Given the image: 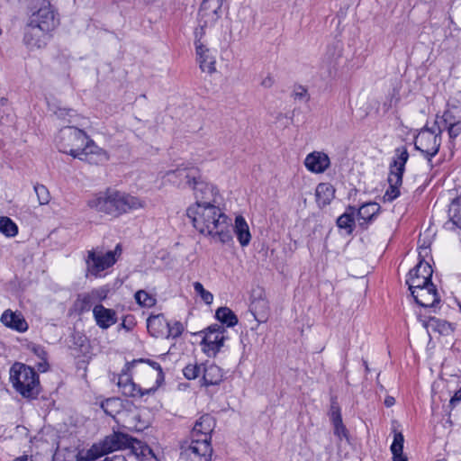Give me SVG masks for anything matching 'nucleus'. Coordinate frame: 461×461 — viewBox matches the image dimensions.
Returning <instances> with one entry per match:
<instances>
[{
	"mask_svg": "<svg viewBox=\"0 0 461 461\" xmlns=\"http://www.w3.org/2000/svg\"><path fill=\"white\" fill-rule=\"evenodd\" d=\"M37 368L40 372H46L49 369V363L47 361V357L44 358H40V362L37 364Z\"/></svg>",
	"mask_w": 461,
	"mask_h": 461,
	"instance_id": "51",
	"label": "nucleus"
},
{
	"mask_svg": "<svg viewBox=\"0 0 461 461\" xmlns=\"http://www.w3.org/2000/svg\"><path fill=\"white\" fill-rule=\"evenodd\" d=\"M381 210L379 203L368 202L363 203L356 212V217L358 224L362 228H366L368 224L374 221Z\"/></svg>",
	"mask_w": 461,
	"mask_h": 461,
	"instance_id": "22",
	"label": "nucleus"
},
{
	"mask_svg": "<svg viewBox=\"0 0 461 461\" xmlns=\"http://www.w3.org/2000/svg\"><path fill=\"white\" fill-rule=\"evenodd\" d=\"M387 181L389 186L383 196V200L384 202L391 203L400 196L399 188L402 184V176L389 173Z\"/></svg>",
	"mask_w": 461,
	"mask_h": 461,
	"instance_id": "31",
	"label": "nucleus"
},
{
	"mask_svg": "<svg viewBox=\"0 0 461 461\" xmlns=\"http://www.w3.org/2000/svg\"><path fill=\"white\" fill-rule=\"evenodd\" d=\"M164 382L161 366L142 358L127 362L119 375L117 385L123 395L141 398L154 393Z\"/></svg>",
	"mask_w": 461,
	"mask_h": 461,
	"instance_id": "1",
	"label": "nucleus"
},
{
	"mask_svg": "<svg viewBox=\"0 0 461 461\" xmlns=\"http://www.w3.org/2000/svg\"><path fill=\"white\" fill-rule=\"evenodd\" d=\"M330 418L331 420H337L339 419H341L340 410L339 407L337 405L336 402H332L330 406Z\"/></svg>",
	"mask_w": 461,
	"mask_h": 461,
	"instance_id": "50",
	"label": "nucleus"
},
{
	"mask_svg": "<svg viewBox=\"0 0 461 461\" xmlns=\"http://www.w3.org/2000/svg\"><path fill=\"white\" fill-rule=\"evenodd\" d=\"M260 303H263L264 305L266 304V303H265V302L253 303H252V308H253L255 311H257L258 306V304H260Z\"/></svg>",
	"mask_w": 461,
	"mask_h": 461,
	"instance_id": "56",
	"label": "nucleus"
},
{
	"mask_svg": "<svg viewBox=\"0 0 461 461\" xmlns=\"http://www.w3.org/2000/svg\"><path fill=\"white\" fill-rule=\"evenodd\" d=\"M395 403V400L393 397L392 396H387L385 399H384V405L386 407H392L393 404Z\"/></svg>",
	"mask_w": 461,
	"mask_h": 461,
	"instance_id": "54",
	"label": "nucleus"
},
{
	"mask_svg": "<svg viewBox=\"0 0 461 461\" xmlns=\"http://www.w3.org/2000/svg\"><path fill=\"white\" fill-rule=\"evenodd\" d=\"M108 289L99 287L93 289L88 293L81 294L77 296L75 305L79 312H89L92 306L97 303H101L107 298Z\"/></svg>",
	"mask_w": 461,
	"mask_h": 461,
	"instance_id": "17",
	"label": "nucleus"
},
{
	"mask_svg": "<svg viewBox=\"0 0 461 461\" xmlns=\"http://www.w3.org/2000/svg\"><path fill=\"white\" fill-rule=\"evenodd\" d=\"M211 439L192 438L181 447V455L190 461H210L212 456Z\"/></svg>",
	"mask_w": 461,
	"mask_h": 461,
	"instance_id": "12",
	"label": "nucleus"
},
{
	"mask_svg": "<svg viewBox=\"0 0 461 461\" xmlns=\"http://www.w3.org/2000/svg\"><path fill=\"white\" fill-rule=\"evenodd\" d=\"M93 316L96 325L102 330H107L118 321L116 312L113 309L105 308L101 303L94 306Z\"/></svg>",
	"mask_w": 461,
	"mask_h": 461,
	"instance_id": "19",
	"label": "nucleus"
},
{
	"mask_svg": "<svg viewBox=\"0 0 461 461\" xmlns=\"http://www.w3.org/2000/svg\"><path fill=\"white\" fill-rule=\"evenodd\" d=\"M448 215L452 223L461 229V196L452 201Z\"/></svg>",
	"mask_w": 461,
	"mask_h": 461,
	"instance_id": "38",
	"label": "nucleus"
},
{
	"mask_svg": "<svg viewBox=\"0 0 461 461\" xmlns=\"http://www.w3.org/2000/svg\"><path fill=\"white\" fill-rule=\"evenodd\" d=\"M184 331V327L181 322L176 321L172 325L168 323V332L167 335L165 336V338H177L179 337Z\"/></svg>",
	"mask_w": 461,
	"mask_h": 461,
	"instance_id": "46",
	"label": "nucleus"
},
{
	"mask_svg": "<svg viewBox=\"0 0 461 461\" xmlns=\"http://www.w3.org/2000/svg\"><path fill=\"white\" fill-rule=\"evenodd\" d=\"M357 209L354 206H348L345 212L337 219V226L346 230L347 234H351L355 227V217Z\"/></svg>",
	"mask_w": 461,
	"mask_h": 461,
	"instance_id": "32",
	"label": "nucleus"
},
{
	"mask_svg": "<svg viewBox=\"0 0 461 461\" xmlns=\"http://www.w3.org/2000/svg\"><path fill=\"white\" fill-rule=\"evenodd\" d=\"M216 319L227 327H233L238 323L235 313L228 307H221L215 312Z\"/></svg>",
	"mask_w": 461,
	"mask_h": 461,
	"instance_id": "35",
	"label": "nucleus"
},
{
	"mask_svg": "<svg viewBox=\"0 0 461 461\" xmlns=\"http://www.w3.org/2000/svg\"><path fill=\"white\" fill-rule=\"evenodd\" d=\"M432 274L433 269L431 266L428 262L420 260L415 267L410 270L406 284L409 288H416L420 285L433 284L431 282Z\"/></svg>",
	"mask_w": 461,
	"mask_h": 461,
	"instance_id": "15",
	"label": "nucleus"
},
{
	"mask_svg": "<svg viewBox=\"0 0 461 461\" xmlns=\"http://www.w3.org/2000/svg\"><path fill=\"white\" fill-rule=\"evenodd\" d=\"M34 191L41 205H45L50 203V194L45 185L37 184L34 185Z\"/></svg>",
	"mask_w": 461,
	"mask_h": 461,
	"instance_id": "44",
	"label": "nucleus"
},
{
	"mask_svg": "<svg viewBox=\"0 0 461 461\" xmlns=\"http://www.w3.org/2000/svg\"><path fill=\"white\" fill-rule=\"evenodd\" d=\"M0 232L6 237H14L18 233V227L9 217H0Z\"/></svg>",
	"mask_w": 461,
	"mask_h": 461,
	"instance_id": "39",
	"label": "nucleus"
},
{
	"mask_svg": "<svg viewBox=\"0 0 461 461\" xmlns=\"http://www.w3.org/2000/svg\"><path fill=\"white\" fill-rule=\"evenodd\" d=\"M409 159L407 148L401 146L395 149L393 162L390 164V174L403 176L405 165Z\"/></svg>",
	"mask_w": 461,
	"mask_h": 461,
	"instance_id": "27",
	"label": "nucleus"
},
{
	"mask_svg": "<svg viewBox=\"0 0 461 461\" xmlns=\"http://www.w3.org/2000/svg\"><path fill=\"white\" fill-rule=\"evenodd\" d=\"M187 179L188 186L194 190L195 203L193 205L206 206L207 203H217L218 190L216 187L202 179L195 173L179 171Z\"/></svg>",
	"mask_w": 461,
	"mask_h": 461,
	"instance_id": "7",
	"label": "nucleus"
},
{
	"mask_svg": "<svg viewBox=\"0 0 461 461\" xmlns=\"http://www.w3.org/2000/svg\"><path fill=\"white\" fill-rule=\"evenodd\" d=\"M10 381L14 388L24 398L35 399L40 393L39 375L29 366L14 363L10 369Z\"/></svg>",
	"mask_w": 461,
	"mask_h": 461,
	"instance_id": "4",
	"label": "nucleus"
},
{
	"mask_svg": "<svg viewBox=\"0 0 461 461\" xmlns=\"http://www.w3.org/2000/svg\"><path fill=\"white\" fill-rule=\"evenodd\" d=\"M203 364L198 365L197 363L188 364L183 369L185 377L188 380L195 379L199 377L203 373Z\"/></svg>",
	"mask_w": 461,
	"mask_h": 461,
	"instance_id": "43",
	"label": "nucleus"
},
{
	"mask_svg": "<svg viewBox=\"0 0 461 461\" xmlns=\"http://www.w3.org/2000/svg\"><path fill=\"white\" fill-rule=\"evenodd\" d=\"M428 328H432L441 334H447L451 330L450 323L438 318H429L427 322Z\"/></svg>",
	"mask_w": 461,
	"mask_h": 461,
	"instance_id": "42",
	"label": "nucleus"
},
{
	"mask_svg": "<svg viewBox=\"0 0 461 461\" xmlns=\"http://www.w3.org/2000/svg\"><path fill=\"white\" fill-rule=\"evenodd\" d=\"M415 302L422 307H433L440 302L438 290L434 284L409 288Z\"/></svg>",
	"mask_w": 461,
	"mask_h": 461,
	"instance_id": "16",
	"label": "nucleus"
},
{
	"mask_svg": "<svg viewBox=\"0 0 461 461\" xmlns=\"http://www.w3.org/2000/svg\"><path fill=\"white\" fill-rule=\"evenodd\" d=\"M34 6L30 18L29 23L32 25V33L35 34L40 30L51 32L59 25V19L56 17L54 11L48 0H33Z\"/></svg>",
	"mask_w": 461,
	"mask_h": 461,
	"instance_id": "6",
	"label": "nucleus"
},
{
	"mask_svg": "<svg viewBox=\"0 0 461 461\" xmlns=\"http://www.w3.org/2000/svg\"><path fill=\"white\" fill-rule=\"evenodd\" d=\"M293 96L295 100H308L307 89L303 86H297L294 88Z\"/></svg>",
	"mask_w": 461,
	"mask_h": 461,
	"instance_id": "47",
	"label": "nucleus"
},
{
	"mask_svg": "<svg viewBox=\"0 0 461 461\" xmlns=\"http://www.w3.org/2000/svg\"><path fill=\"white\" fill-rule=\"evenodd\" d=\"M58 119L62 121L64 123H74L80 124L79 120L80 116L77 113L75 110L67 109V108H58L55 112Z\"/></svg>",
	"mask_w": 461,
	"mask_h": 461,
	"instance_id": "37",
	"label": "nucleus"
},
{
	"mask_svg": "<svg viewBox=\"0 0 461 461\" xmlns=\"http://www.w3.org/2000/svg\"><path fill=\"white\" fill-rule=\"evenodd\" d=\"M194 292L201 297V299L206 303L211 304L213 301V295L211 292L204 289L203 285L200 282L194 283Z\"/></svg>",
	"mask_w": 461,
	"mask_h": 461,
	"instance_id": "45",
	"label": "nucleus"
},
{
	"mask_svg": "<svg viewBox=\"0 0 461 461\" xmlns=\"http://www.w3.org/2000/svg\"><path fill=\"white\" fill-rule=\"evenodd\" d=\"M330 160L329 156L321 151H313L304 159L305 167L312 173L321 174L329 168Z\"/></svg>",
	"mask_w": 461,
	"mask_h": 461,
	"instance_id": "20",
	"label": "nucleus"
},
{
	"mask_svg": "<svg viewBox=\"0 0 461 461\" xmlns=\"http://www.w3.org/2000/svg\"><path fill=\"white\" fill-rule=\"evenodd\" d=\"M441 145V131L435 125L425 126L415 137L414 146L429 161L436 156Z\"/></svg>",
	"mask_w": 461,
	"mask_h": 461,
	"instance_id": "8",
	"label": "nucleus"
},
{
	"mask_svg": "<svg viewBox=\"0 0 461 461\" xmlns=\"http://www.w3.org/2000/svg\"><path fill=\"white\" fill-rule=\"evenodd\" d=\"M233 230L240 244L242 247L248 246L251 240V234L249 225L243 216H236Z\"/></svg>",
	"mask_w": 461,
	"mask_h": 461,
	"instance_id": "29",
	"label": "nucleus"
},
{
	"mask_svg": "<svg viewBox=\"0 0 461 461\" xmlns=\"http://www.w3.org/2000/svg\"><path fill=\"white\" fill-rule=\"evenodd\" d=\"M214 427L213 418L209 414L203 415L194 425L191 437L192 438L211 439V433Z\"/></svg>",
	"mask_w": 461,
	"mask_h": 461,
	"instance_id": "24",
	"label": "nucleus"
},
{
	"mask_svg": "<svg viewBox=\"0 0 461 461\" xmlns=\"http://www.w3.org/2000/svg\"><path fill=\"white\" fill-rule=\"evenodd\" d=\"M147 329L154 338H165L168 332V322L163 314L150 315L147 320Z\"/></svg>",
	"mask_w": 461,
	"mask_h": 461,
	"instance_id": "26",
	"label": "nucleus"
},
{
	"mask_svg": "<svg viewBox=\"0 0 461 461\" xmlns=\"http://www.w3.org/2000/svg\"><path fill=\"white\" fill-rule=\"evenodd\" d=\"M221 369L214 364H203L202 381L204 386L219 384L222 380Z\"/></svg>",
	"mask_w": 461,
	"mask_h": 461,
	"instance_id": "28",
	"label": "nucleus"
},
{
	"mask_svg": "<svg viewBox=\"0 0 461 461\" xmlns=\"http://www.w3.org/2000/svg\"><path fill=\"white\" fill-rule=\"evenodd\" d=\"M261 85L266 87V88H269L271 87L273 85H274V79L272 77L270 76H267L266 77L262 82H261Z\"/></svg>",
	"mask_w": 461,
	"mask_h": 461,
	"instance_id": "52",
	"label": "nucleus"
},
{
	"mask_svg": "<svg viewBox=\"0 0 461 461\" xmlns=\"http://www.w3.org/2000/svg\"><path fill=\"white\" fill-rule=\"evenodd\" d=\"M461 402V388L455 393L453 397L450 399V404L455 405L456 402Z\"/></svg>",
	"mask_w": 461,
	"mask_h": 461,
	"instance_id": "53",
	"label": "nucleus"
},
{
	"mask_svg": "<svg viewBox=\"0 0 461 461\" xmlns=\"http://www.w3.org/2000/svg\"><path fill=\"white\" fill-rule=\"evenodd\" d=\"M334 426V433L339 436H346L347 429L342 422V418L332 421Z\"/></svg>",
	"mask_w": 461,
	"mask_h": 461,
	"instance_id": "48",
	"label": "nucleus"
},
{
	"mask_svg": "<svg viewBox=\"0 0 461 461\" xmlns=\"http://www.w3.org/2000/svg\"><path fill=\"white\" fill-rule=\"evenodd\" d=\"M87 205L98 213L117 218L131 211L143 208L145 202L125 192L108 188L90 198L87 201Z\"/></svg>",
	"mask_w": 461,
	"mask_h": 461,
	"instance_id": "3",
	"label": "nucleus"
},
{
	"mask_svg": "<svg viewBox=\"0 0 461 461\" xmlns=\"http://www.w3.org/2000/svg\"><path fill=\"white\" fill-rule=\"evenodd\" d=\"M0 321L5 327L20 333H23L29 329V324L23 314L10 309L2 313Z\"/></svg>",
	"mask_w": 461,
	"mask_h": 461,
	"instance_id": "21",
	"label": "nucleus"
},
{
	"mask_svg": "<svg viewBox=\"0 0 461 461\" xmlns=\"http://www.w3.org/2000/svg\"><path fill=\"white\" fill-rule=\"evenodd\" d=\"M101 407L107 415L114 417L122 410V402L120 398H109L101 403Z\"/></svg>",
	"mask_w": 461,
	"mask_h": 461,
	"instance_id": "36",
	"label": "nucleus"
},
{
	"mask_svg": "<svg viewBox=\"0 0 461 461\" xmlns=\"http://www.w3.org/2000/svg\"><path fill=\"white\" fill-rule=\"evenodd\" d=\"M186 215L199 233L211 237L221 244L232 240L231 220L217 204L190 205L186 210Z\"/></svg>",
	"mask_w": 461,
	"mask_h": 461,
	"instance_id": "2",
	"label": "nucleus"
},
{
	"mask_svg": "<svg viewBox=\"0 0 461 461\" xmlns=\"http://www.w3.org/2000/svg\"><path fill=\"white\" fill-rule=\"evenodd\" d=\"M197 60L203 72L212 74L216 71L215 56L207 49L200 40L195 41Z\"/></svg>",
	"mask_w": 461,
	"mask_h": 461,
	"instance_id": "23",
	"label": "nucleus"
},
{
	"mask_svg": "<svg viewBox=\"0 0 461 461\" xmlns=\"http://www.w3.org/2000/svg\"><path fill=\"white\" fill-rule=\"evenodd\" d=\"M32 352L40 359L47 357V352L41 345L32 344L29 347Z\"/></svg>",
	"mask_w": 461,
	"mask_h": 461,
	"instance_id": "49",
	"label": "nucleus"
},
{
	"mask_svg": "<svg viewBox=\"0 0 461 461\" xmlns=\"http://www.w3.org/2000/svg\"><path fill=\"white\" fill-rule=\"evenodd\" d=\"M78 158L89 164L99 165L108 161L109 156L104 149L95 145V142L89 139L82 150V158Z\"/></svg>",
	"mask_w": 461,
	"mask_h": 461,
	"instance_id": "18",
	"label": "nucleus"
},
{
	"mask_svg": "<svg viewBox=\"0 0 461 461\" xmlns=\"http://www.w3.org/2000/svg\"><path fill=\"white\" fill-rule=\"evenodd\" d=\"M2 34V29L0 28V35Z\"/></svg>",
	"mask_w": 461,
	"mask_h": 461,
	"instance_id": "58",
	"label": "nucleus"
},
{
	"mask_svg": "<svg viewBox=\"0 0 461 461\" xmlns=\"http://www.w3.org/2000/svg\"><path fill=\"white\" fill-rule=\"evenodd\" d=\"M201 332L204 333L202 340L203 350L208 356H215L223 347L227 339L225 328L220 324H212Z\"/></svg>",
	"mask_w": 461,
	"mask_h": 461,
	"instance_id": "13",
	"label": "nucleus"
},
{
	"mask_svg": "<svg viewBox=\"0 0 461 461\" xmlns=\"http://www.w3.org/2000/svg\"><path fill=\"white\" fill-rule=\"evenodd\" d=\"M122 252L121 246L118 244L114 250L106 253H97L94 250L88 252L86 258L87 271L97 277L101 272L113 266L117 260V255Z\"/></svg>",
	"mask_w": 461,
	"mask_h": 461,
	"instance_id": "10",
	"label": "nucleus"
},
{
	"mask_svg": "<svg viewBox=\"0 0 461 461\" xmlns=\"http://www.w3.org/2000/svg\"><path fill=\"white\" fill-rule=\"evenodd\" d=\"M223 0H203L199 10L201 31L212 26L221 15Z\"/></svg>",
	"mask_w": 461,
	"mask_h": 461,
	"instance_id": "14",
	"label": "nucleus"
},
{
	"mask_svg": "<svg viewBox=\"0 0 461 461\" xmlns=\"http://www.w3.org/2000/svg\"><path fill=\"white\" fill-rule=\"evenodd\" d=\"M89 137L76 126H65L58 133L55 141L60 152L73 158H82V150Z\"/></svg>",
	"mask_w": 461,
	"mask_h": 461,
	"instance_id": "5",
	"label": "nucleus"
},
{
	"mask_svg": "<svg viewBox=\"0 0 461 461\" xmlns=\"http://www.w3.org/2000/svg\"><path fill=\"white\" fill-rule=\"evenodd\" d=\"M134 298L136 303L142 307L150 308L156 304V298L144 290L136 292Z\"/></svg>",
	"mask_w": 461,
	"mask_h": 461,
	"instance_id": "41",
	"label": "nucleus"
},
{
	"mask_svg": "<svg viewBox=\"0 0 461 461\" xmlns=\"http://www.w3.org/2000/svg\"><path fill=\"white\" fill-rule=\"evenodd\" d=\"M122 326L123 328H126V324H125L124 322H122Z\"/></svg>",
	"mask_w": 461,
	"mask_h": 461,
	"instance_id": "57",
	"label": "nucleus"
},
{
	"mask_svg": "<svg viewBox=\"0 0 461 461\" xmlns=\"http://www.w3.org/2000/svg\"><path fill=\"white\" fill-rule=\"evenodd\" d=\"M32 25L27 23L25 28L23 42L30 50L41 49L47 45V41L50 38V32L43 30H40L33 34L32 32Z\"/></svg>",
	"mask_w": 461,
	"mask_h": 461,
	"instance_id": "25",
	"label": "nucleus"
},
{
	"mask_svg": "<svg viewBox=\"0 0 461 461\" xmlns=\"http://www.w3.org/2000/svg\"><path fill=\"white\" fill-rule=\"evenodd\" d=\"M403 442V435L401 432L394 433L393 441L390 447L393 454V461H408V458L402 453Z\"/></svg>",
	"mask_w": 461,
	"mask_h": 461,
	"instance_id": "34",
	"label": "nucleus"
},
{
	"mask_svg": "<svg viewBox=\"0 0 461 461\" xmlns=\"http://www.w3.org/2000/svg\"><path fill=\"white\" fill-rule=\"evenodd\" d=\"M179 171H185V172H188V173H195L196 176L200 175L199 172L194 168L187 169L185 167L177 168L174 171L167 172V176H168L169 180L173 181L174 183H177L179 185H186L188 186L187 179L185 177V175L179 174Z\"/></svg>",
	"mask_w": 461,
	"mask_h": 461,
	"instance_id": "40",
	"label": "nucleus"
},
{
	"mask_svg": "<svg viewBox=\"0 0 461 461\" xmlns=\"http://www.w3.org/2000/svg\"><path fill=\"white\" fill-rule=\"evenodd\" d=\"M14 461H29L28 456H22L15 458Z\"/></svg>",
	"mask_w": 461,
	"mask_h": 461,
	"instance_id": "55",
	"label": "nucleus"
},
{
	"mask_svg": "<svg viewBox=\"0 0 461 461\" xmlns=\"http://www.w3.org/2000/svg\"><path fill=\"white\" fill-rule=\"evenodd\" d=\"M134 444L131 453L138 461H158L153 450L148 445L140 440H137Z\"/></svg>",
	"mask_w": 461,
	"mask_h": 461,
	"instance_id": "33",
	"label": "nucleus"
},
{
	"mask_svg": "<svg viewBox=\"0 0 461 461\" xmlns=\"http://www.w3.org/2000/svg\"><path fill=\"white\" fill-rule=\"evenodd\" d=\"M435 126L439 131H447L450 140L456 139L461 133V104H447L441 116H437Z\"/></svg>",
	"mask_w": 461,
	"mask_h": 461,
	"instance_id": "9",
	"label": "nucleus"
},
{
	"mask_svg": "<svg viewBox=\"0 0 461 461\" xmlns=\"http://www.w3.org/2000/svg\"><path fill=\"white\" fill-rule=\"evenodd\" d=\"M138 439L130 437L128 434L113 431L106 436L98 445L95 446L99 456L106 455L120 449L129 448L132 451V447Z\"/></svg>",
	"mask_w": 461,
	"mask_h": 461,
	"instance_id": "11",
	"label": "nucleus"
},
{
	"mask_svg": "<svg viewBox=\"0 0 461 461\" xmlns=\"http://www.w3.org/2000/svg\"><path fill=\"white\" fill-rule=\"evenodd\" d=\"M335 195V189L330 183H321L315 191L316 202L320 207H324L332 201Z\"/></svg>",
	"mask_w": 461,
	"mask_h": 461,
	"instance_id": "30",
	"label": "nucleus"
}]
</instances>
